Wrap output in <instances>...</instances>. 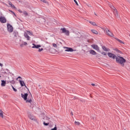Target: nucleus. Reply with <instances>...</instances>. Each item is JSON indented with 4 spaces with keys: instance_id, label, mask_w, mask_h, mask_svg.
Wrapping results in <instances>:
<instances>
[{
    "instance_id": "nucleus-1",
    "label": "nucleus",
    "mask_w": 130,
    "mask_h": 130,
    "mask_svg": "<svg viewBox=\"0 0 130 130\" xmlns=\"http://www.w3.org/2000/svg\"><path fill=\"white\" fill-rule=\"evenodd\" d=\"M108 55L109 57L113 58V59H116V62H117V63H119L122 66V67H124V63L126 62V60L124 59L123 57L119 56H117V57H116V55H115V54L110 52L108 53Z\"/></svg>"
},
{
    "instance_id": "nucleus-2",
    "label": "nucleus",
    "mask_w": 130,
    "mask_h": 130,
    "mask_svg": "<svg viewBox=\"0 0 130 130\" xmlns=\"http://www.w3.org/2000/svg\"><path fill=\"white\" fill-rule=\"evenodd\" d=\"M28 98V93H24V94L23 93H21V97L22 98L24 99V100L26 101V103H31L32 102V94H30V95H29Z\"/></svg>"
},
{
    "instance_id": "nucleus-3",
    "label": "nucleus",
    "mask_w": 130,
    "mask_h": 130,
    "mask_svg": "<svg viewBox=\"0 0 130 130\" xmlns=\"http://www.w3.org/2000/svg\"><path fill=\"white\" fill-rule=\"evenodd\" d=\"M7 30L9 33H12L13 31H14V28H13V26L10 24V23L7 24Z\"/></svg>"
},
{
    "instance_id": "nucleus-4",
    "label": "nucleus",
    "mask_w": 130,
    "mask_h": 130,
    "mask_svg": "<svg viewBox=\"0 0 130 130\" xmlns=\"http://www.w3.org/2000/svg\"><path fill=\"white\" fill-rule=\"evenodd\" d=\"M60 30L62 31L61 33H65L67 36H70V31L67 30L66 28H60Z\"/></svg>"
},
{
    "instance_id": "nucleus-5",
    "label": "nucleus",
    "mask_w": 130,
    "mask_h": 130,
    "mask_svg": "<svg viewBox=\"0 0 130 130\" xmlns=\"http://www.w3.org/2000/svg\"><path fill=\"white\" fill-rule=\"evenodd\" d=\"M91 47L93 49H95V50H96L98 51V52H101V51H100V49H99V47L97 45L93 44L91 45Z\"/></svg>"
},
{
    "instance_id": "nucleus-6",
    "label": "nucleus",
    "mask_w": 130,
    "mask_h": 130,
    "mask_svg": "<svg viewBox=\"0 0 130 130\" xmlns=\"http://www.w3.org/2000/svg\"><path fill=\"white\" fill-rule=\"evenodd\" d=\"M105 30L106 31L107 35H108V36H110V37H113V36H114L112 32H111V31H110L108 29V28H106Z\"/></svg>"
},
{
    "instance_id": "nucleus-7",
    "label": "nucleus",
    "mask_w": 130,
    "mask_h": 130,
    "mask_svg": "<svg viewBox=\"0 0 130 130\" xmlns=\"http://www.w3.org/2000/svg\"><path fill=\"white\" fill-rule=\"evenodd\" d=\"M27 115L29 119H30L31 120H35V117L33 115L31 114V113L29 112H27Z\"/></svg>"
},
{
    "instance_id": "nucleus-8",
    "label": "nucleus",
    "mask_w": 130,
    "mask_h": 130,
    "mask_svg": "<svg viewBox=\"0 0 130 130\" xmlns=\"http://www.w3.org/2000/svg\"><path fill=\"white\" fill-rule=\"evenodd\" d=\"M0 22L3 23H7V19L5 17L0 16Z\"/></svg>"
},
{
    "instance_id": "nucleus-9",
    "label": "nucleus",
    "mask_w": 130,
    "mask_h": 130,
    "mask_svg": "<svg viewBox=\"0 0 130 130\" xmlns=\"http://www.w3.org/2000/svg\"><path fill=\"white\" fill-rule=\"evenodd\" d=\"M64 48H66L65 51L73 52L74 51V49L72 48L64 47Z\"/></svg>"
},
{
    "instance_id": "nucleus-10",
    "label": "nucleus",
    "mask_w": 130,
    "mask_h": 130,
    "mask_svg": "<svg viewBox=\"0 0 130 130\" xmlns=\"http://www.w3.org/2000/svg\"><path fill=\"white\" fill-rule=\"evenodd\" d=\"M8 83H10V84H15L16 83V81H15V79H14V78H12V80H8Z\"/></svg>"
},
{
    "instance_id": "nucleus-11",
    "label": "nucleus",
    "mask_w": 130,
    "mask_h": 130,
    "mask_svg": "<svg viewBox=\"0 0 130 130\" xmlns=\"http://www.w3.org/2000/svg\"><path fill=\"white\" fill-rule=\"evenodd\" d=\"M32 45H34L32 47V48H39L40 47H41V45H36L35 44H32Z\"/></svg>"
},
{
    "instance_id": "nucleus-12",
    "label": "nucleus",
    "mask_w": 130,
    "mask_h": 130,
    "mask_svg": "<svg viewBox=\"0 0 130 130\" xmlns=\"http://www.w3.org/2000/svg\"><path fill=\"white\" fill-rule=\"evenodd\" d=\"M89 53L90 54H92V55H96V54H97V53L96 52V51H95L93 50H90L89 51Z\"/></svg>"
},
{
    "instance_id": "nucleus-13",
    "label": "nucleus",
    "mask_w": 130,
    "mask_h": 130,
    "mask_svg": "<svg viewBox=\"0 0 130 130\" xmlns=\"http://www.w3.org/2000/svg\"><path fill=\"white\" fill-rule=\"evenodd\" d=\"M114 10V14L117 18L118 17V13H117V10H116V8H115Z\"/></svg>"
},
{
    "instance_id": "nucleus-14",
    "label": "nucleus",
    "mask_w": 130,
    "mask_h": 130,
    "mask_svg": "<svg viewBox=\"0 0 130 130\" xmlns=\"http://www.w3.org/2000/svg\"><path fill=\"white\" fill-rule=\"evenodd\" d=\"M19 82L21 87H24V86H25V82H24V81H23V80H19Z\"/></svg>"
},
{
    "instance_id": "nucleus-15",
    "label": "nucleus",
    "mask_w": 130,
    "mask_h": 130,
    "mask_svg": "<svg viewBox=\"0 0 130 130\" xmlns=\"http://www.w3.org/2000/svg\"><path fill=\"white\" fill-rule=\"evenodd\" d=\"M24 37L25 38H27V40H30V37L28 35V34L27 32L24 33Z\"/></svg>"
},
{
    "instance_id": "nucleus-16",
    "label": "nucleus",
    "mask_w": 130,
    "mask_h": 130,
    "mask_svg": "<svg viewBox=\"0 0 130 130\" xmlns=\"http://www.w3.org/2000/svg\"><path fill=\"white\" fill-rule=\"evenodd\" d=\"M102 49H103V50H104V51H109V50H110V49L106 48V47L105 46H102Z\"/></svg>"
},
{
    "instance_id": "nucleus-17",
    "label": "nucleus",
    "mask_w": 130,
    "mask_h": 130,
    "mask_svg": "<svg viewBox=\"0 0 130 130\" xmlns=\"http://www.w3.org/2000/svg\"><path fill=\"white\" fill-rule=\"evenodd\" d=\"M24 45L25 46H26V45H28V43H27V42H23V43L20 44V47H24Z\"/></svg>"
},
{
    "instance_id": "nucleus-18",
    "label": "nucleus",
    "mask_w": 130,
    "mask_h": 130,
    "mask_svg": "<svg viewBox=\"0 0 130 130\" xmlns=\"http://www.w3.org/2000/svg\"><path fill=\"white\" fill-rule=\"evenodd\" d=\"M6 71H4L3 72V74L4 75H9L10 74V71H9V69H6Z\"/></svg>"
},
{
    "instance_id": "nucleus-19",
    "label": "nucleus",
    "mask_w": 130,
    "mask_h": 130,
    "mask_svg": "<svg viewBox=\"0 0 130 130\" xmlns=\"http://www.w3.org/2000/svg\"><path fill=\"white\" fill-rule=\"evenodd\" d=\"M6 81L5 80H2V83H1V86L2 87H5V86H6Z\"/></svg>"
},
{
    "instance_id": "nucleus-20",
    "label": "nucleus",
    "mask_w": 130,
    "mask_h": 130,
    "mask_svg": "<svg viewBox=\"0 0 130 130\" xmlns=\"http://www.w3.org/2000/svg\"><path fill=\"white\" fill-rule=\"evenodd\" d=\"M18 35H19V34L18 33V31L13 32V36H14V37H18Z\"/></svg>"
},
{
    "instance_id": "nucleus-21",
    "label": "nucleus",
    "mask_w": 130,
    "mask_h": 130,
    "mask_svg": "<svg viewBox=\"0 0 130 130\" xmlns=\"http://www.w3.org/2000/svg\"><path fill=\"white\" fill-rule=\"evenodd\" d=\"M4 112L2 110H0V116L1 117H2V118H4Z\"/></svg>"
},
{
    "instance_id": "nucleus-22",
    "label": "nucleus",
    "mask_w": 130,
    "mask_h": 130,
    "mask_svg": "<svg viewBox=\"0 0 130 130\" xmlns=\"http://www.w3.org/2000/svg\"><path fill=\"white\" fill-rule=\"evenodd\" d=\"M116 40L117 41H118V42H119L120 43H122V44H124V43L122 41L120 40V39L116 38Z\"/></svg>"
},
{
    "instance_id": "nucleus-23",
    "label": "nucleus",
    "mask_w": 130,
    "mask_h": 130,
    "mask_svg": "<svg viewBox=\"0 0 130 130\" xmlns=\"http://www.w3.org/2000/svg\"><path fill=\"white\" fill-rule=\"evenodd\" d=\"M90 24L92 25L93 26H97V24H96V23L93 22V21H89Z\"/></svg>"
},
{
    "instance_id": "nucleus-24",
    "label": "nucleus",
    "mask_w": 130,
    "mask_h": 130,
    "mask_svg": "<svg viewBox=\"0 0 130 130\" xmlns=\"http://www.w3.org/2000/svg\"><path fill=\"white\" fill-rule=\"evenodd\" d=\"M91 32H92V33H93V34H98V31H97L95 29H92Z\"/></svg>"
},
{
    "instance_id": "nucleus-25",
    "label": "nucleus",
    "mask_w": 130,
    "mask_h": 130,
    "mask_svg": "<svg viewBox=\"0 0 130 130\" xmlns=\"http://www.w3.org/2000/svg\"><path fill=\"white\" fill-rule=\"evenodd\" d=\"M109 6L112 10H114V9H115V7H114V6H113L111 4H109Z\"/></svg>"
},
{
    "instance_id": "nucleus-26",
    "label": "nucleus",
    "mask_w": 130,
    "mask_h": 130,
    "mask_svg": "<svg viewBox=\"0 0 130 130\" xmlns=\"http://www.w3.org/2000/svg\"><path fill=\"white\" fill-rule=\"evenodd\" d=\"M115 51H117V52H118V53H121V51L118 50L117 48L114 49Z\"/></svg>"
},
{
    "instance_id": "nucleus-27",
    "label": "nucleus",
    "mask_w": 130,
    "mask_h": 130,
    "mask_svg": "<svg viewBox=\"0 0 130 130\" xmlns=\"http://www.w3.org/2000/svg\"><path fill=\"white\" fill-rule=\"evenodd\" d=\"M27 33L29 34V35H33V32L30 31V30H27Z\"/></svg>"
},
{
    "instance_id": "nucleus-28",
    "label": "nucleus",
    "mask_w": 130,
    "mask_h": 130,
    "mask_svg": "<svg viewBox=\"0 0 130 130\" xmlns=\"http://www.w3.org/2000/svg\"><path fill=\"white\" fill-rule=\"evenodd\" d=\"M23 15H24L25 16V17L26 16H28V13H27V12H26L25 11H24L23 12Z\"/></svg>"
},
{
    "instance_id": "nucleus-29",
    "label": "nucleus",
    "mask_w": 130,
    "mask_h": 130,
    "mask_svg": "<svg viewBox=\"0 0 130 130\" xmlns=\"http://www.w3.org/2000/svg\"><path fill=\"white\" fill-rule=\"evenodd\" d=\"M52 46H53L55 48H57V45H56V44H55V43H53V44H52Z\"/></svg>"
},
{
    "instance_id": "nucleus-30",
    "label": "nucleus",
    "mask_w": 130,
    "mask_h": 130,
    "mask_svg": "<svg viewBox=\"0 0 130 130\" xmlns=\"http://www.w3.org/2000/svg\"><path fill=\"white\" fill-rule=\"evenodd\" d=\"M11 86H12V88L13 91H14V92H17V89L15 88V87H14V86L13 85H11Z\"/></svg>"
},
{
    "instance_id": "nucleus-31",
    "label": "nucleus",
    "mask_w": 130,
    "mask_h": 130,
    "mask_svg": "<svg viewBox=\"0 0 130 130\" xmlns=\"http://www.w3.org/2000/svg\"><path fill=\"white\" fill-rule=\"evenodd\" d=\"M44 125H45L46 126H47V125H49V123H46L45 122H43Z\"/></svg>"
},
{
    "instance_id": "nucleus-32",
    "label": "nucleus",
    "mask_w": 130,
    "mask_h": 130,
    "mask_svg": "<svg viewBox=\"0 0 130 130\" xmlns=\"http://www.w3.org/2000/svg\"><path fill=\"white\" fill-rule=\"evenodd\" d=\"M51 130H57V127H56V125H55V127L52 128Z\"/></svg>"
},
{
    "instance_id": "nucleus-33",
    "label": "nucleus",
    "mask_w": 130,
    "mask_h": 130,
    "mask_svg": "<svg viewBox=\"0 0 130 130\" xmlns=\"http://www.w3.org/2000/svg\"><path fill=\"white\" fill-rule=\"evenodd\" d=\"M9 12H11V13H13V14L16 16V13H15V12H14V11L10 10H9Z\"/></svg>"
},
{
    "instance_id": "nucleus-34",
    "label": "nucleus",
    "mask_w": 130,
    "mask_h": 130,
    "mask_svg": "<svg viewBox=\"0 0 130 130\" xmlns=\"http://www.w3.org/2000/svg\"><path fill=\"white\" fill-rule=\"evenodd\" d=\"M75 124H76L77 125H80V123L79 122V121H76L75 122Z\"/></svg>"
},
{
    "instance_id": "nucleus-35",
    "label": "nucleus",
    "mask_w": 130,
    "mask_h": 130,
    "mask_svg": "<svg viewBox=\"0 0 130 130\" xmlns=\"http://www.w3.org/2000/svg\"><path fill=\"white\" fill-rule=\"evenodd\" d=\"M42 3H44L45 4H47V2L45 0H40Z\"/></svg>"
},
{
    "instance_id": "nucleus-36",
    "label": "nucleus",
    "mask_w": 130,
    "mask_h": 130,
    "mask_svg": "<svg viewBox=\"0 0 130 130\" xmlns=\"http://www.w3.org/2000/svg\"><path fill=\"white\" fill-rule=\"evenodd\" d=\"M74 3H75L76 6H79V4H78V2H77V0H74Z\"/></svg>"
},
{
    "instance_id": "nucleus-37",
    "label": "nucleus",
    "mask_w": 130,
    "mask_h": 130,
    "mask_svg": "<svg viewBox=\"0 0 130 130\" xmlns=\"http://www.w3.org/2000/svg\"><path fill=\"white\" fill-rule=\"evenodd\" d=\"M42 50H43V48H41V49L39 48L38 51L39 52H41V51H42Z\"/></svg>"
},
{
    "instance_id": "nucleus-38",
    "label": "nucleus",
    "mask_w": 130,
    "mask_h": 130,
    "mask_svg": "<svg viewBox=\"0 0 130 130\" xmlns=\"http://www.w3.org/2000/svg\"><path fill=\"white\" fill-rule=\"evenodd\" d=\"M8 4L10 6H12L13 5V4H12V2H11V1H8Z\"/></svg>"
},
{
    "instance_id": "nucleus-39",
    "label": "nucleus",
    "mask_w": 130,
    "mask_h": 130,
    "mask_svg": "<svg viewBox=\"0 0 130 130\" xmlns=\"http://www.w3.org/2000/svg\"><path fill=\"white\" fill-rule=\"evenodd\" d=\"M11 7H12V8H13V9H16V7H15V5H11Z\"/></svg>"
},
{
    "instance_id": "nucleus-40",
    "label": "nucleus",
    "mask_w": 130,
    "mask_h": 130,
    "mask_svg": "<svg viewBox=\"0 0 130 130\" xmlns=\"http://www.w3.org/2000/svg\"><path fill=\"white\" fill-rule=\"evenodd\" d=\"M102 54H103V55H107L106 53H105V52H102Z\"/></svg>"
},
{
    "instance_id": "nucleus-41",
    "label": "nucleus",
    "mask_w": 130,
    "mask_h": 130,
    "mask_svg": "<svg viewBox=\"0 0 130 130\" xmlns=\"http://www.w3.org/2000/svg\"><path fill=\"white\" fill-rule=\"evenodd\" d=\"M18 11L19 12V13H23V11H22V10H20V9H19V10H18Z\"/></svg>"
},
{
    "instance_id": "nucleus-42",
    "label": "nucleus",
    "mask_w": 130,
    "mask_h": 130,
    "mask_svg": "<svg viewBox=\"0 0 130 130\" xmlns=\"http://www.w3.org/2000/svg\"><path fill=\"white\" fill-rule=\"evenodd\" d=\"M18 79H22V77H21L20 76H19L18 78H17V80H18Z\"/></svg>"
},
{
    "instance_id": "nucleus-43",
    "label": "nucleus",
    "mask_w": 130,
    "mask_h": 130,
    "mask_svg": "<svg viewBox=\"0 0 130 130\" xmlns=\"http://www.w3.org/2000/svg\"><path fill=\"white\" fill-rule=\"evenodd\" d=\"M91 86H95V84H94V83H92V84H91Z\"/></svg>"
},
{
    "instance_id": "nucleus-44",
    "label": "nucleus",
    "mask_w": 130,
    "mask_h": 130,
    "mask_svg": "<svg viewBox=\"0 0 130 130\" xmlns=\"http://www.w3.org/2000/svg\"><path fill=\"white\" fill-rule=\"evenodd\" d=\"M71 115H74V114L73 113V112H71Z\"/></svg>"
},
{
    "instance_id": "nucleus-45",
    "label": "nucleus",
    "mask_w": 130,
    "mask_h": 130,
    "mask_svg": "<svg viewBox=\"0 0 130 130\" xmlns=\"http://www.w3.org/2000/svg\"><path fill=\"white\" fill-rule=\"evenodd\" d=\"M24 87H25V88H26V89H28V87H27V86L24 84Z\"/></svg>"
},
{
    "instance_id": "nucleus-46",
    "label": "nucleus",
    "mask_w": 130,
    "mask_h": 130,
    "mask_svg": "<svg viewBox=\"0 0 130 130\" xmlns=\"http://www.w3.org/2000/svg\"><path fill=\"white\" fill-rule=\"evenodd\" d=\"M38 87H40V89H41V85H39Z\"/></svg>"
},
{
    "instance_id": "nucleus-47",
    "label": "nucleus",
    "mask_w": 130,
    "mask_h": 130,
    "mask_svg": "<svg viewBox=\"0 0 130 130\" xmlns=\"http://www.w3.org/2000/svg\"><path fill=\"white\" fill-rule=\"evenodd\" d=\"M1 77H2V76H0V78H1Z\"/></svg>"
},
{
    "instance_id": "nucleus-48",
    "label": "nucleus",
    "mask_w": 130,
    "mask_h": 130,
    "mask_svg": "<svg viewBox=\"0 0 130 130\" xmlns=\"http://www.w3.org/2000/svg\"><path fill=\"white\" fill-rule=\"evenodd\" d=\"M124 130H125V129H124Z\"/></svg>"
}]
</instances>
